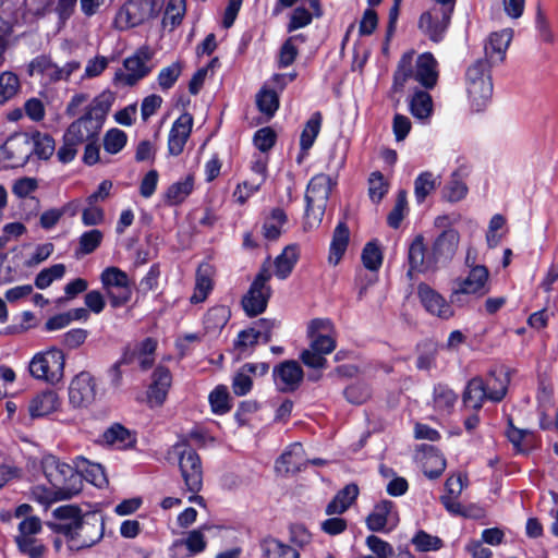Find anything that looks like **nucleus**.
<instances>
[{"mask_svg": "<svg viewBox=\"0 0 558 558\" xmlns=\"http://www.w3.org/2000/svg\"><path fill=\"white\" fill-rule=\"evenodd\" d=\"M459 242L460 234L453 228L445 229L433 241L430 248L426 246L424 235L416 234L408 248L407 277L412 280L415 272L434 271L439 265L448 264L456 255Z\"/></svg>", "mask_w": 558, "mask_h": 558, "instance_id": "f257e3e1", "label": "nucleus"}, {"mask_svg": "<svg viewBox=\"0 0 558 558\" xmlns=\"http://www.w3.org/2000/svg\"><path fill=\"white\" fill-rule=\"evenodd\" d=\"M41 469L51 485L50 497L53 501L71 499L82 492L80 472L57 456L45 454L41 459Z\"/></svg>", "mask_w": 558, "mask_h": 558, "instance_id": "f03ea898", "label": "nucleus"}, {"mask_svg": "<svg viewBox=\"0 0 558 558\" xmlns=\"http://www.w3.org/2000/svg\"><path fill=\"white\" fill-rule=\"evenodd\" d=\"M494 63L481 58L473 62L465 72L466 90L474 111H483L493 96L490 68Z\"/></svg>", "mask_w": 558, "mask_h": 558, "instance_id": "7ed1b4c3", "label": "nucleus"}, {"mask_svg": "<svg viewBox=\"0 0 558 558\" xmlns=\"http://www.w3.org/2000/svg\"><path fill=\"white\" fill-rule=\"evenodd\" d=\"M336 185L337 181H333L330 175L323 172L311 178L304 195L305 225H310V227H313V225H320L332 187Z\"/></svg>", "mask_w": 558, "mask_h": 558, "instance_id": "20e7f679", "label": "nucleus"}, {"mask_svg": "<svg viewBox=\"0 0 558 558\" xmlns=\"http://www.w3.org/2000/svg\"><path fill=\"white\" fill-rule=\"evenodd\" d=\"M173 451L179 457V470L185 488L190 493H199L203 488V463L199 454L186 438H179L173 445Z\"/></svg>", "mask_w": 558, "mask_h": 558, "instance_id": "39448f33", "label": "nucleus"}, {"mask_svg": "<svg viewBox=\"0 0 558 558\" xmlns=\"http://www.w3.org/2000/svg\"><path fill=\"white\" fill-rule=\"evenodd\" d=\"M160 12L159 0H126L116 13L113 26L128 31L156 19Z\"/></svg>", "mask_w": 558, "mask_h": 558, "instance_id": "423d86ee", "label": "nucleus"}, {"mask_svg": "<svg viewBox=\"0 0 558 558\" xmlns=\"http://www.w3.org/2000/svg\"><path fill=\"white\" fill-rule=\"evenodd\" d=\"M65 355L61 349L49 348L44 352L36 353L29 362V373L36 378L58 384L64 376Z\"/></svg>", "mask_w": 558, "mask_h": 558, "instance_id": "0eeeda50", "label": "nucleus"}, {"mask_svg": "<svg viewBox=\"0 0 558 558\" xmlns=\"http://www.w3.org/2000/svg\"><path fill=\"white\" fill-rule=\"evenodd\" d=\"M100 282L113 308L122 307L131 301V282L128 274L121 268L106 267L100 274Z\"/></svg>", "mask_w": 558, "mask_h": 558, "instance_id": "6e6552de", "label": "nucleus"}, {"mask_svg": "<svg viewBox=\"0 0 558 558\" xmlns=\"http://www.w3.org/2000/svg\"><path fill=\"white\" fill-rule=\"evenodd\" d=\"M32 156L28 134H12L0 146V163L3 168H19L25 166Z\"/></svg>", "mask_w": 558, "mask_h": 558, "instance_id": "1a4fd4ad", "label": "nucleus"}, {"mask_svg": "<svg viewBox=\"0 0 558 558\" xmlns=\"http://www.w3.org/2000/svg\"><path fill=\"white\" fill-rule=\"evenodd\" d=\"M400 522L397 505L389 499L376 502L365 518V525L373 533H390Z\"/></svg>", "mask_w": 558, "mask_h": 558, "instance_id": "9d476101", "label": "nucleus"}, {"mask_svg": "<svg viewBox=\"0 0 558 558\" xmlns=\"http://www.w3.org/2000/svg\"><path fill=\"white\" fill-rule=\"evenodd\" d=\"M505 398L504 387H500L499 390H494L493 392L487 391V384L485 379L481 376H475L471 378L462 393L463 404L468 408L473 409L475 412H478L486 400L493 402H500Z\"/></svg>", "mask_w": 558, "mask_h": 558, "instance_id": "9b49d317", "label": "nucleus"}, {"mask_svg": "<svg viewBox=\"0 0 558 558\" xmlns=\"http://www.w3.org/2000/svg\"><path fill=\"white\" fill-rule=\"evenodd\" d=\"M97 396L95 377L86 371L74 376L69 387V402L73 408H87Z\"/></svg>", "mask_w": 558, "mask_h": 558, "instance_id": "f8f14e48", "label": "nucleus"}, {"mask_svg": "<svg viewBox=\"0 0 558 558\" xmlns=\"http://www.w3.org/2000/svg\"><path fill=\"white\" fill-rule=\"evenodd\" d=\"M451 17L452 14L434 7L420 15L417 27L430 41L438 44L444 40Z\"/></svg>", "mask_w": 558, "mask_h": 558, "instance_id": "ddd939ff", "label": "nucleus"}, {"mask_svg": "<svg viewBox=\"0 0 558 558\" xmlns=\"http://www.w3.org/2000/svg\"><path fill=\"white\" fill-rule=\"evenodd\" d=\"M417 298L428 314L445 320L454 316L450 303L428 283L420 282L417 284Z\"/></svg>", "mask_w": 558, "mask_h": 558, "instance_id": "4468645a", "label": "nucleus"}, {"mask_svg": "<svg viewBox=\"0 0 558 558\" xmlns=\"http://www.w3.org/2000/svg\"><path fill=\"white\" fill-rule=\"evenodd\" d=\"M154 57V52L148 45H143L136 49L133 56L128 57L123 65L128 71L123 81L128 86L135 85L140 80L146 77L151 72V66L146 63Z\"/></svg>", "mask_w": 558, "mask_h": 558, "instance_id": "2eb2a0df", "label": "nucleus"}, {"mask_svg": "<svg viewBox=\"0 0 558 558\" xmlns=\"http://www.w3.org/2000/svg\"><path fill=\"white\" fill-rule=\"evenodd\" d=\"M193 116L183 112L172 124L168 135V153L171 156H179L183 153L185 144L193 128Z\"/></svg>", "mask_w": 558, "mask_h": 558, "instance_id": "dca6fc26", "label": "nucleus"}, {"mask_svg": "<svg viewBox=\"0 0 558 558\" xmlns=\"http://www.w3.org/2000/svg\"><path fill=\"white\" fill-rule=\"evenodd\" d=\"M272 376L276 383L279 380L282 384L279 390L287 392L299 388L303 380L304 372L296 361L286 360L274 367Z\"/></svg>", "mask_w": 558, "mask_h": 558, "instance_id": "f3484780", "label": "nucleus"}, {"mask_svg": "<svg viewBox=\"0 0 558 558\" xmlns=\"http://www.w3.org/2000/svg\"><path fill=\"white\" fill-rule=\"evenodd\" d=\"M171 383L170 369L167 366L158 365L151 374V383L147 389V398L151 405L160 407L165 403Z\"/></svg>", "mask_w": 558, "mask_h": 558, "instance_id": "a211bd4d", "label": "nucleus"}, {"mask_svg": "<svg viewBox=\"0 0 558 558\" xmlns=\"http://www.w3.org/2000/svg\"><path fill=\"white\" fill-rule=\"evenodd\" d=\"M271 295V288L250 284L247 292L241 299V306L245 315L253 318L263 314L267 310Z\"/></svg>", "mask_w": 558, "mask_h": 558, "instance_id": "6ab92c4d", "label": "nucleus"}, {"mask_svg": "<svg viewBox=\"0 0 558 558\" xmlns=\"http://www.w3.org/2000/svg\"><path fill=\"white\" fill-rule=\"evenodd\" d=\"M438 62L429 51L418 54L415 62L414 80L424 88L433 89L438 82Z\"/></svg>", "mask_w": 558, "mask_h": 558, "instance_id": "aec40b11", "label": "nucleus"}, {"mask_svg": "<svg viewBox=\"0 0 558 558\" xmlns=\"http://www.w3.org/2000/svg\"><path fill=\"white\" fill-rule=\"evenodd\" d=\"M489 272L486 266H474L469 271L466 278L456 281L457 288L460 290H465V293L470 296H483L488 292V288L486 287Z\"/></svg>", "mask_w": 558, "mask_h": 558, "instance_id": "412c9836", "label": "nucleus"}, {"mask_svg": "<svg viewBox=\"0 0 558 558\" xmlns=\"http://www.w3.org/2000/svg\"><path fill=\"white\" fill-rule=\"evenodd\" d=\"M215 267L209 263H201L195 274V288L190 298L192 304L204 302L214 289Z\"/></svg>", "mask_w": 558, "mask_h": 558, "instance_id": "4be33fe9", "label": "nucleus"}, {"mask_svg": "<svg viewBox=\"0 0 558 558\" xmlns=\"http://www.w3.org/2000/svg\"><path fill=\"white\" fill-rule=\"evenodd\" d=\"M101 128L95 124L89 113H84L73 121L64 132L69 138L81 145L92 138L99 136Z\"/></svg>", "mask_w": 558, "mask_h": 558, "instance_id": "5701e85b", "label": "nucleus"}, {"mask_svg": "<svg viewBox=\"0 0 558 558\" xmlns=\"http://www.w3.org/2000/svg\"><path fill=\"white\" fill-rule=\"evenodd\" d=\"M84 525L88 527L78 530L80 534H77V541L76 543L72 542L71 545H69V550L78 551L90 548L102 539L105 531V523L102 520H95L94 523H89L84 520Z\"/></svg>", "mask_w": 558, "mask_h": 558, "instance_id": "b1692460", "label": "nucleus"}, {"mask_svg": "<svg viewBox=\"0 0 558 558\" xmlns=\"http://www.w3.org/2000/svg\"><path fill=\"white\" fill-rule=\"evenodd\" d=\"M421 450L424 452L423 473L429 480L439 478L447 466V461L441 451L432 445H422Z\"/></svg>", "mask_w": 558, "mask_h": 558, "instance_id": "393cba45", "label": "nucleus"}, {"mask_svg": "<svg viewBox=\"0 0 558 558\" xmlns=\"http://www.w3.org/2000/svg\"><path fill=\"white\" fill-rule=\"evenodd\" d=\"M60 407L58 393L52 389H46L37 393L29 402V415L33 418L44 417Z\"/></svg>", "mask_w": 558, "mask_h": 558, "instance_id": "a878e982", "label": "nucleus"}, {"mask_svg": "<svg viewBox=\"0 0 558 558\" xmlns=\"http://www.w3.org/2000/svg\"><path fill=\"white\" fill-rule=\"evenodd\" d=\"M360 494L359 486L355 483L347 484L341 488L326 506L327 515L342 514L352 504L355 502Z\"/></svg>", "mask_w": 558, "mask_h": 558, "instance_id": "bb28decb", "label": "nucleus"}, {"mask_svg": "<svg viewBox=\"0 0 558 558\" xmlns=\"http://www.w3.org/2000/svg\"><path fill=\"white\" fill-rule=\"evenodd\" d=\"M510 40L511 34L507 31L492 33L484 46L485 59L493 63L502 62Z\"/></svg>", "mask_w": 558, "mask_h": 558, "instance_id": "cd10ccee", "label": "nucleus"}, {"mask_svg": "<svg viewBox=\"0 0 558 558\" xmlns=\"http://www.w3.org/2000/svg\"><path fill=\"white\" fill-rule=\"evenodd\" d=\"M350 241V230L344 221H339L333 230L329 245L328 260L333 266L338 265L347 252Z\"/></svg>", "mask_w": 558, "mask_h": 558, "instance_id": "c85d7f7f", "label": "nucleus"}, {"mask_svg": "<svg viewBox=\"0 0 558 558\" xmlns=\"http://www.w3.org/2000/svg\"><path fill=\"white\" fill-rule=\"evenodd\" d=\"M299 258V245L295 243L287 245L274 260L275 276L280 280H286L292 274Z\"/></svg>", "mask_w": 558, "mask_h": 558, "instance_id": "c756f323", "label": "nucleus"}, {"mask_svg": "<svg viewBox=\"0 0 558 558\" xmlns=\"http://www.w3.org/2000/svg\"><path fill=\"white\" fill-rule=\"evenodd\" d=\"M75 470L80 472L82 482L85 480L99 488L108 484L105 468L99 463H94L84 457H77L75 459Z\"/></svg>", "mask_w": 558, "mask_h": 558, "instance_id": "7c9ffc66", "label": "nucleus"}, {"mask_svg": "<svg viewBox=\"0 0 558 558\" xmlns=\"http://www.w3.org/2000/svg\"><path fill=\"white\" fill-rule=\"evenodd\" d=\"M427 90L416 87L409 98V111L417 120L429 119L433 114V98Z\"/></svg>", "mask_w": 558, "mask_h": 558, "instance_id": "2f4dec72", "label": "nucleus"}, {"mask_svg": "<svg viewBox=\"0 0 558 558\" xmlns=\"http://www.w3.org/2000/svg\"><path fill=\"white\" fill-rule=\"evenodd\" d=\"M114 100V94L109 90H105L92 100L84 113H89V117L93 119L95 124L102 129L106 117Z\"/></svg>", "mask_w": 558, "mask_h": 558, "instance_id": "473e14b6", "label": "nucleus"}, {"mask_svg": "<svg viewBox=\"0 0 558 558\" xmlns=\"http://www.w3.org/2000/svg\"><path fill=\"white\" fill-rule=\"evenodd\" d=\"M458 401V395L447 385L437 384L433 389V403L434 409L442 414L449 415L453 412L456 403Z\"/></svg>", "mask_w": 558, "mask_h": 558, "instance_id": "72a5a7b5", "label": "nucleus"}, {"mask_svg": "<svg viewBox=\"0 0 558 558\" xmlns=\"http://www.w3.org/2000/svg\"><path fill=\"white\" fill-rule=\"evenodd\" d=\"M194 190V177L189 174L183 181L172 183L163 194V202L168 206L181 205Z\"/></svg>", "mask_w": 558, "mask_h": 558, "instance_id": "f704fd0d", "label": "nucleus"}, {"mask_svg": "<svg viewBox=\"0 0 558 558\" xmlns=\"http://www.w3.org/2000/svg\"><path fill=\"white\" fill-rule=\"evenodd\" d=\"M506 437L512 444L517 452H527L532 448L534 433L514 425L511 416L507 420Z\"/></svg>", "mask_w": 558, "mask_h": 558, "instance_id": "c9c22d12", "label": "nucleus"}, {"mask_svg": "<svg viewBox=\"0 0 558 558\" xmlns=\"http://www.w3.org/2000/svg\"><path fill=\"white\" fill-rule=\"evenodd\" d=\"M102 438L108 445H117L119 448H133L136 444V437L129 428L120 423H113L102 434Z\"/></svg>", "mask_w": 558, "mask_h": 558, "instance_id": "e433bc0d", "label": "nucleus"}, {"mask_svg": "<svg viewBox=\"0 0 558 558\" xmlns=\"http://www.w3.org/2000/svg\"><path fill=\"white\" fill-rule=\"evenodd\" d=\"M323 124V114L320 111H315L306 121L301 135H300V149L307 154L313 147L317 136L320 133Z\"/></svg>", "mask_w": 558, "mask_h": 558, "instance_id": "4c0bfd02", "label": "nucleus"}, {"mask_svg": "<svg viewBox=\"0 0 558 558\" xmlns=\"http://www.w3.org/2000/svg\"><path fill=\"white\" fill-rule=\"evenodd\" d=\"M260 549L264 558H300L295 548L271 536L260 542Z\"/></svg>", "mask_w": 558, "mask_h": 558, "instance_id": "58836bf2", "label": "nucleus"}, {"mask_svg": "<svg viewBox=\"0 0 558 558\" xmlns=\"http://www.w3.org/2000/svg\"><path fill=\"white\" fill-rule=\"evenodd\" d=\"M287 221L288 216L282 208H272L269 218L263 223V236L267 241H277L280 238L282 228Z\"/></svg>", "mask_w": 558, "mask_h": 558, "instance_id": "ea45409f", "label": "nucleus"}, {"mask_svg": "<svg viewBox=\"0 0 558 558\" xmlns=\"http://www.w3.org/2000/svg\"><path fill=\"white\" fill-rule=\"evenodd\" d=\"M32 155L40 160H48L56 148L53 137L48 133H41L40 131H34L31 136Z\"/></svg>", "mask_w": 558, "mask_h": 558, "instance_id": "a19ab883", "label": "nucleus"}, {"mask_svg": "<svg viewBox=\"0 0 558 558\" xmlns=\"http://www.w3.org/2000/svg\"><path fill=\"white\" fill-rule=\"evenodd\" d=\"M440 181L430 171L421 172L414 180V196L418 205L423 204L438 186Z\"/></svg>", "mask_w": 558, "mask_h": 558, "instance_id": "79ce46f5", "label": "nucleus"}, {"mask_svg": "<svg viewBox=\"0 0 558 558\" xmlns=\"http://www.w3.org/2000/svg\"><path fill=\"white\" fill-rule=\"evenodd\" d=\"M256 107L260 113L272 118L280 107L279 94L264 85L256 94Z\"/></svg>", "mask_w": 558, "mask_h": 558, "instance_id": "37998d69", "label": "nucleus"}, {"mask_svg": "<svg viewBox=\"0 0 558 558\" xmlns=\"http://www.w3.org/2000/svg\"><path fill=\"white\" fill-rule=\"evenodd\" d=\"M417 357L415 366L420 371H430L436 366L438 345L432 340H424L416 345Z\"/></svg>", "mask_w": 558, "mask_h": 558, "instance_id": "c03bdc74", "label": "nucleus"}, {"mask_svg": "<svg viewBox=\"0 0 558 558\" xmlns=\"http://www.w3.org/2000/svg\"><path fill=\"white\" fill-rule=\"evenodd\" d=\"M208 401L211 412L216 415H225L232 409V398L225 385L216 386L209 393Z\"/></svg>", "mask_w": 558, "mask_h": 558, "instance_id": "a18cd8bd", "label": "nucleus"}, {"mask_svg": "<svg viewBox=\"0 0 558 558\" xmlns=\"http://www.w3.org/2000/svg\"><path fill=\"white\" fill-rule=\"evenodd\" d=\"M231 311L226 305L210 307L204 316V326L207 331L221 330L228 324Z\"/></svg>", "mask_w": 558, "mask_h": 558, "instance_id": "49530a36", "label": "nucleus"}, {"mask_svg": "<svg viewBox=\"0 0 558 558\" xmlns=\"http://www.w3.org/2000/svg\"><path fill=\"white\" fill-rule=\"evenodd\" d=\"M408 214V192L403 189H400L397 192L395 206L387 216V225L392 229H399Z\"/></svg>", "mask_w": 558, "mask_h": 558, "instance_id": "de8ad7c7", "label": "nucleus"}, {"mask_svg": "<svg viewBox=\"0 0 558 558\" xmlns=\"http://www.w3.org/2000/svg\"><path fill=\"white\" fill-rule=\"evenodd\" d=\"M361 259L367 270L378 271L380 269L384 255L378 240H372L364 245Z\"/></svg>", "mask_w": 558, "mask_h": 558, "instance_id": "09e8293b", "label": "nucleus"}, {"mask_svg": "<svg viewBox=\"0 0 558 558\" xmlns=\"http://www.w3.org/2000/svg\"><path fill=\"white\" fill-rule=\"evenodd\" d=\"M14 543L17 551L27 558H44L48 550L47 546L36 537L14 536Z\"/></svg>", "mask_w": 558, "mask_h": 558, "instance_id": "8fccbe9b", "label": "nucleus"}, {"mask_svg": "<svg viewBox=\"0 0 558 558\" xmlns=\"http://www.w3.org/2000/svg\"><path fill=\"white\" fill-rule=\"evenodd\" d=\"M186 12V1L185 0H169L167 2L165 14L162 17V25L167 27L170 25V29H174L179 25H181L183 17Z\"/></svg>", "mask_w": 558, "mask_h": 558, "instance_id": "3c124183", "label": "nucleus"}, {"mask_svg": "<svg viewBox=\"0 0 558 558\" xmlns=\"http://www.w3.org/2000/svg\"><path fill=\"white\" fill-rule=\"evenodd\" d=\"M389 191V182L384 178L380 171H373L368 177V196L369 199L378 205Z\"/></svg>", "mask_w": 558, "mask_h": 558, "instance_id": "603ef678", "label": "nucleus"}, {"mask_svg": "<svg viewBox=\"0 0 558 558\" xmlns=\"http://www.w3.org/2000/svg\"><path fill=\"white\" fill-rule=\"evenodd\" d=\"M104 233L99 229H92L83 232L78 238L76 255H89L94 253L101 244Z\"/></svg>", "mask_w": 558, "mask_h": 558, "instance_id": "864d4df0", "label": "nucleus"}, {"mask_svg": "<svg viewBox=\"0 0 558 558\" xmlns=\"http://www.w3.org/2000/svg\"><path fill=\"white\" fill-rule=\"evenodd\" d=\"M20 78L11 72L5 71L0 74V105H4L12 99L20 90Z\"/></svg>", "mask_w": 558, "mask_h": 558, "instance_id": "5fc2aeb1", "label": "nucleus"}, {"mask_svg": "<svg viewBox=\"0 0 558 558\" xmlns=\"http://www.w3.org/2000/svg\"><path fill=\"white\" fill-rule=\"evenodd\" d=\"M277 140V132L271 126H264L254 133L253 145L259 153L268 154L275 147Z\"/></svg>", "mask_w": 558, "mask_h": 558, "instance_id": "6e6d98bb", "label": "nucleus"}, {"mask_svg": "<svg viewBox=\"0 0 558 558\" xmlns=\"http://www.w3.org/2000/svg\"><path fill=\"white\" fill-rule=\"evenodd\" d=\"M411 543L417 551L427 553L439 550L444 546V542L438 536H433L424 530H418L412 537Z\"/></svg>", "mask_w": 558, "mask_h": 558, "instance_id": "4d7b16f0", "label": "nucleus"}, {"mask_svg": "<svg viewBox=\"0 0 558 558\" xmlns=\"http://www.w3.org/2000/svg\"><path fill=\"white\" fill-rule=\"evenodd\" d=\"M126 143V133L117 128L108 130L104 136V148L111 155L120 153L125 147Z\"/></svg>", "mask_w": 558, "mask_h": 558, "instance_id": "13d9d810", "label": "nucleus"}, {"mask_svg": "<svg viewBox=\"0 0 558 558\" xmlns=\"http://www.w3.org/2000/svg\"><path fill=\"white\" fill-rule=\"evenodd\" d=\"M64 274L65 266L63 264H54L44 268L35 277V287L40 290L47 289L54 280L61 279Z\"/></svg>", "mask_w": 558, "mask_h": 558, "instance_id": "bf43d9fd", "label": "nucleus"}, {"mask_svg": "<svg viewBox=\"0 0 558 558\" xmlns=\"http://www.w3.org/2000/svg\"><path fill=\"white\" fill-rule=\"evenodd\" d=\"M182 70L183 65L180 61H175L172 64L162 68L157 76L159 87L162 90H168L171 87H173L177 81L179 80Z\"/></svg>", "mask_w": 558, "mask_h": 558, "instance_id": "052dcab7", "label": "nucleus"}, {"mask_svg": "<svg viewBox=\"0 0 558 558\" xmlns=\"http://www.w3.org/2000/svg\"><path fill=\"white\" fill-rule=\"evenodd\" d=\"M281 326V320L276 318H259L254 320L251 328L255 329L256 335L258 336L262 343L267 344L271 341L272 332L275 329Z\"/></svg>", "mask_w": 558, "mask_h": 558, "instance_id": "680f3d73", "label": "nucleus"}, {"mask_svg": "<svg viewBox=\"0 0 558 558\" xmlns=\"http://www.w3.org/2000/svg\"><path fill=\"white\" fill-rule=\"evenodd\" d=\"M47 525L51 529L53 533L62 534L65 536L68 541V546L71 545L72 542L76 543L77 534L80 529H87L88 526L84 525V522H48Z\"/></svg>", "mask_w": 558, "mask_h": 558, "instance_id": "e2e57ef3", "label": "nucleus"}, {"mask_svg": "<svg viewBox=\"0 0 558 558\" xmlns=\"http://www.w3.org/2000/svg\"><path fill=\"white\" fill-rule=\"evenodd\" d=\"M259 341L260 340L256 335L255 329L247 327L238 333L236 339L234 340V348L241 354L247 353L248 350V353L251 354Z\"/></svg>", "mask_w": 558, "mask_h": 558, "instance_id": "0e129e2a", "label": "nucleus"}, {"mask_svg": "<svg viewBox=\"0 0 558 558\" xmlns=\"http://www.w3.org/2000/svg\"><path fill=\"white\" fill-rule=\"evenodd\" d=\"M365 544L377 558H393L396 556L391 544L377 535H368L365 539Z\"/></svg>", "mask_w": 558, "mask_h": 558, "instance_id": "69168bd1", "label": "nucleus"}, {"mask_svg": "<svg viewBox=\"0 0 558 558\" xmlns=\"http://www.w3.org/2000/svg\"><path fill=\"white\" fill-rule=\"evenodd\" d=\"M312 21L313 15L305 7H296L291 13L289 23L287 24V31L291 33L306 27L312 23Z\"/></svg>", "mask_w": 558, "mask_h": 558, "instance_id": "338daca9", "label": "nucleus"}, {"mask_svg": "<svg viewBox=\"0 0 558 558\" xmlns=\"http://www.w3.org/2000/svg\"><path fill=\"white\" fill-rule=\"evenodd\" d=\"M189 550V556H195L206 549L207 543L201 530H192L187 533L185 539L180 541Z\"/></svg>", "mask_w": 558, "mask_h": 558, "instance_id": "774afa93", "label": "nucleus"}]
</instances>
